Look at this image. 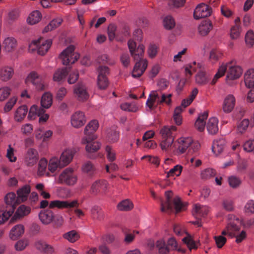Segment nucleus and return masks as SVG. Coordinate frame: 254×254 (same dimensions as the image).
Wrapping results in <instances>:
<instances>
[{
	"instance_id": "a18cd8bd",
	"label": "nucleus",
	"mask_w": 254,
	"mask_h": 254,
	"mask_svg": "<svg viewBox=\"0 0 254 254\" xmlns=\"http://www.w3.org/2000/svg\"><path fill=\"white\" fill-rule=\"evenodd\" d=\"M250 125V121L248 119H244L239 123L237 127L236 131L238 134H242L245 132Z\"/></svg>"
},
{
	"instance_id": "338daca9",
	"label": "nucleus",
	"mask_w": 254,
	"mask_h": 254,
	"mask_svg": "<svg viewBox=\"0 0 254 254\" xmlns=\"http://www.w3.org/2000/svg\"><path fill=\"white\" fill-rule=\"evenodd\" d=\"M16 101L17 98L15 97L11 98L4 107L3 110L4 112H8L10 111L16 103Z\"/></svg>"
},
{
	"instance_id": "a878e982",
	"label": "nucleus",
	"mask_w": 254,
	"mask_h": 254,
	"mask_svg": "<svg viewBox=\"0 0 254 254\" xmlns=\"http://www.w3.org/2000/svg\"><path fill=\"white\" fill-rule=\"evenodd\" d=\"M179 144L178 151L180 154L184 153L192 143V139L190 137L180 138L178 139Z\"/></svg>"
},
{
	"instance_id": "e2e57ef3",
	"label": "nucleus",
	"mask_w": 254,
	"mask_h": 254,
	"mask_svg": "<svg viewBox=\"0 0 254 254\" xmlns=\"http://www.w3.org/2000/svg\"><path fill=\"white\" fill-rule=\"evenodd\" d=\"M240 35V27L239 24H236L231 29L230 35L232 39H236L239 37Z\"/></svg>"
},
{
	"instance_id": "6e6552de",
	"label": "nucleus",
	"mask_w": 254,
	"mask_h": 254,
	"mask_svg": "<svg viewBox=\"0 0 254 254\" xmlns=\"http://www.w3.org/2000/svg\"><path fill=\"white\" fill-rule=\"evenodd\" d=\"M52 43L51 40H44L43 38H40L37 40L33 41L31 45L36 46L38 48L37 53L40 55H44L50 48Z\"/></svg>"
},
{
	"instance_id": "9d476101",
	"label": "nucleus",
	"mask_w": 254,
	"mask_h": 254,
	"mask_svg": "<svg viewBox=\"0 0 254 254\" xmlns=\"http://www.w3.org/2000/svg\"><path fill=\"white\" fill-rule=\"evenodd\" d=\"M71 124L75 128H79L84 125L86 122L83 112L77 111L71 117Z\"/></svg>"
},
{
	"instance_id": "4468645a",
	"label": "nucleus",
	"mask_w": 254,
	"mask_h": 254,
	"mask_svg": "<svg viewBox=\"0 0 254 254\" xmlns=\"http://www.w3.org/2000/svg\"><path fill=\"white\" fill-rule=\"evenodd\" d=\"M74 151L71 149H66L61 154L59 160L60 168L67 166L72 161Z\"/></svg>"
},
{
	"instance_id": "4d7b16f0",
	"label": "nucleus",
	"mask_w": 254,
	"mask_h": 254,
	"mask_svg": "<svg viewBox=\"0 0 254 254\" xmlns=\"http://www.w3.org/2000/svg\"><path fill=\"white\" fill-rule=\"evenodd\" d=\"M173 193L172 191L169 190L165 192V196L166 198V200L165 201V204L166 205L167 208L168 210L172 211L173 210V205L172 203L171 198L173 197Z\"/></svg>"
},
{
	"instance_id": "7ed1b4c3",
	"label": "nucleus",
	"mask_w": 254,
	"mask_h": 254,
	"mask_svg": "<svg viewBox=\"0 0 254 254\" xmlns=\"http://www.w3.org/2000/svg\"><path fill=\"white\" fill-rule=\"evenodd\" d=\"M74 50L75 47L71 45L61 53L59 57L62 60L63 64H73L79 58V55L77 53H74Z\"/></svg>"
},
{
	"instance_id": "680f3d73",
	"label": "nucleus",
	"mask_w": 254,
	"mask_h": 254,
	"mask_svg": "<svg viewBox=\"0 0 254 254\" xmlns=\"http://www.w3.org/2000/svg\"><path fill=\"white\" fill-rule=\"evenodd\" d=\"M173 201L176 213L180 212L184 206V204H183L180 197L178 196H176L173 199Z\"/></svg>"
},
{
	"instance_id": "69168bd1",
	"label": "nucleus",
	"mask_w": 254,
	"mask_h": 254,
	"mask_svg": "<svg viewBox=\"0 0 254 254\" xmlns=\"http://www.w3.org/2000/svg\"><path fill=\"white\" fill-rule=\"evenodd\" d=\"M67 92V90L65 87H62L60 88L57 92L56 99L59 101L63 100L66 96Z\"/></svg>"
},
{
	"instance_id": "c9c22d12",
	"label": "nucleus",
	"mask_w": 254,
	"mask_h": 254,
	"mask_svg": "<svg viewBox=\"0 0 254 254\" xmlns=\"http://www.w3.org/2000/svg\"><path fill=\"white\" fill-rule=\"evenodd\" d=\"M68 70L67 67L58 69L53 75V80L54 81L60 82L64 79L67 75Z\"/></svg>"
},
{
	"instance_id": "bf43d9fd",
	"label": "nucleus",
	"mask_w": 254,
	"mask_h": 254,
	"mask_svg": "<svg viewBox=\"0 0 254 254\" xmlns=\"http://www.w3.org/2000/svg\"><path fill=\"white\" fill-rule=\"evenodd\" d=\"M59 160L57 158H53L50 160L48 165V169L52 173H54L58 167H60Z\"/></svg>"
},
{
	"instance_id": "f03ea898",
	"label": "nucleus",
	"mask_w": 254,
	"mask_h": 254,
	"mask_svg": "<svg viewBox=\"0 0 254 254\" xmlns=\"http://www.w3.org/2000/svg\"><path fill=\"white\" fill-rule=\"evenodd\" d=\"M58 181L60 184L72 186L77 183V176L73 168L68 167L60 174Z\"/></svg>"
},
{
	"instance_id": "dca6fc26",
	"label": "nucleus",
	"mask_w": 254,
	"mask_h": 254,
	"mask_svg": "<svg viewBox=\"0 0 254 254\" xmlns=\"http://www.w3.org/2000/svg\"><path fill=\"white\" fill-rule=\"evenodd\" d=\"M147 67V62L146 60L138 61L135 64L132 71V76L133 77H139L144 73Z\"/></svg>"
},
{
	"instance_id": "5fc2aeb1",
	"label": "nucleus",
	"mask_w": 254,
	"mask_h": 254,
	"mask_svg": "<svg viewBox=\"0 0 254 254\" xmlns=\"http://www.w3.org/2000/svg\"><path fill=\"white\" fill-rule=\"evenodd\" d=\"M172 94L166 95L165 93L160 91V101H159V103H160V104H162L165 103L167 105H170L172 102Z\"/></svg>"
},
{
	"instance_id": "f704fd0d",
	"label": "nucleus",
	"mask_w": 254,
	"mask_h": 254,
	"mask_svg": "<svg viewBox=\"0 0 254 254\" xmlns=\"http://www.w3.org/2000/svg\"><path fill=\"white\" fill-rule=\"evenodd\" d=\"M53 103V97L50 92L45 93L42 96L41 100V105L42 107L45 109L49 108Z\"/></svg>"
},
{
	"instance_id": "393cba45",
	"label": "nucleus",
	"mask_w": 254,
	"mask_h": 254,
	"mask_svg": "<svg viewBox=\"0 0 254 254\" xmlns=\"http://www.w3.org/2000/svg\"><path fill=\"white\" fill-rule=\"evenodd\" d=\"M39 217L41 222L44 224H49L51 223L54 218L53 212L50 210H47L44 211H41L39 214Z\"/></svg>"
},
{
	"instance_id": "a19ab883",
	"label": "nucleus",
	"mask_w": 254,
	"mask_h": 254,
	"mask_svg": "<svg viewBox=\"0 0 254 254\" xmlns=\"http://www.w3.org/2000/svg\"><path fill=\"white\" fill-rule=\"evenodd\" d=\"M208 81V76L206 75L204 71H200L195 75V82L199 85L206 84Z\"/></svg>"
},
{
	"instance_id": "3c124183",
	"label": "nucleus",
	"mask_w": 254,
	"mask_h": 254,
	"mask_svg": "<svg viewBox=\"0 0 254 254\" xmlns=\"http://www.w3.org/2000/svg\"><path fill=\"white\" fill-rule=\"evenodd\" d=\"M183 170V167L181 165H177L174 167L173 168L170 170L169 172L167 173V178L170 177H173L176 175V176H179Z\"/></svg>"
},
{
	"instance_id": "f257e3e1",
	"label": "nucleus",
	"mask_w": 254,
	"mask_h": 254,
	"mask_svg": "<svg viewBox=\"0 0 254 254\" xmlns=\"http://www.w3.org/2000/svg\"><path fill=\"white\" fill-rule=\"evenodd\" d=\"M177 129V127L172 126L170 127L165 126L160 130V133L162 135V140L160 145L163 150H167L170 147L174 141L175 132Z\"/></svg>"
},
{
	"instance_id": "39448f33",
	"label": "nucleus",
	"mask_w": 254,
	"mask_h": 254,
	"mask_svg": "<svg viewBox=\"0 0 254 254\" xmlns=\"http://www.w3.org/2000/svg\"><path fill=\"white\" fill-rule=\"evenodd\" d=\"M212 12L211 7L204 3H201L195 7L193 12V17L195 19H199L209 16Z\"/></svg>"
},
{
	"instance_id": "a211bd4d",
	"label": "nucleus",
	"mask_w": 254,
	"mask_h": 254,
	"mask_svg": "<svg viewBox=\"0 0 254 254\" xmlns=\"http://www.w3.org/2000/svg\"><path fill=\"white\" fill-rule=\"evenodd\" d=\"M235 105V98L233 95L229 94L224 99L222 105L223 111L226 113L231 112Z\"/></svg>"
},
{
	"instance_id": "de8ad7c7",
	"label": "nucleus",
	"mask_w": 254,
	"mask_h": 254,
	"mask_svg": "<svg viewBox=\"0 0 254 254\" xmlns=\"http://www.w3.org/2000/svg\"><path fill=\"white\" fill-rule=\"evenodd\" d=\"M13 69L10 67H6L1 70V76L2 80L7 81L10 79L13 74Z\"/></svg>"
},
{
	"instance_id": "37998d69",
	"label": "nucleus",
	"mask_w": 254,
	"mask_h": 254,
	"mask_svg": "<svg viewBox=\"0 0 254 254\" xmlns=\"http://www.w3.org/2000/svg\"><path fill=\"white\" fill-rule=\"evenodd\" d=\"M82 170L84 173L93 176L96 171V168L91 162L87 161L82 165Z\"/></svg>"
},
{
	"instance_id": "7c9ffc66",
	"label": "nucleus",
	"mask_w": 254,
	"mask_h": 254,
	"mask_svg": "<svg viewBox=\"0 0 254 254\" xmlns=\"http://www.w3.org/2000/svg\"><path fill=\"white\" fill-rule=\"evenodd\" d=\"M225 144V141L223 139L216 140L213 142L212 149L216 155H218L223 152Z\"/></svg>"
},
{
	"instance_id": "2eb2a0df",
	"label": "nucleus",
	"mask_w": 254,
	"mask_h": 254,
	"mask_svg": "<svg viewBox=\"0 0 254 254\" xmlns=\"http://www.w3.org/2000/svg\"><path fill=\"white\" fill-rule=\"evenodd\" d=\"M73 93L80 101H84L87 100L89 97L84 85L80 83H78L74 86Z\"/></svg>"
},
{
	"instance_id": "603ef678",
	"label": "nucleus",
	"mask_w": 254,
	"mask_h": 254,
	"mask_svg": "<svg viewBox=\"0 0 254 254\" xmlns=\"http://www.w3.org/2000/svg\"><path fill=\"white\" fill-rule=\"evenodd\" d=\"M163 24L166 29H172L175 26V22L173 18L170 16H167L163 20Z\"/></svg>"
},
{
	"instance_id": "412c9836",
	"label": "nucleus",
	"mask_w": 254,
	"mask_h": 254,
	"mask_svg": "<svg viewBox=\"0 0 254 254\" xmlns=\"http://www.w3.org/2000/svg\"><path fill=\"white\" fill-rule=\"evenodd\" d=\"M213 28V24L210 20L202 21L198 27L199 34L202 36H206Z\"/></svg>"
},
{
	"instance_id": "bb28decb",
	"label": "nucleus",
	"mask_w": 254,
	"mask_h": 254,
	"mask_svg": "<svg viewBox=\"0 0 254 254\" xmlns=\"http://www.w3.org/2000/svg\"><path fill=\"white\" fill-rule=\"evenodd\" d=\"M24 228L21 224L14 226L9 233V237L12 240H16L18 237L24 234Z\"/></svg>"
},
{
	"instance_id": "8fccbe9b",
	"label": "nucleus",
	"mask_w": 254,
	"mask_h": 254,
	"mask_svg": "<svg viewBox=\"0 0 254 254\" xmlns=\"http://www.w3.org/2000/svg\"><path fill=\"white\" fill-rule=\"evenodd\" d=\"M216 175L215 171L211 168H207L201 173V178L203 180H208Z\"/></svg>"
},
{
	"instance_id": "0eeeda50",
	"label": "nucleus",
	"mask_w": 254,
	"mask_h": 254,
	"mask_svg": "<svg viewBox=\"0 0 254 254\" xmlns=\"http://www.w3.org/2000/svg\"><path fill=\"white\" fill-rule=\"evenodd\" d=\"M233 61L227 64L226 67H228V70L226 78V80L227 83L229 80H235L239 78L242 74V68L238 65H231Z\"/></svg>"
},
{
	"instance_id": "0e129e2a",
	"label": "nucleus",
	"mask_w": 254,
	"mask_h": 254,
	"mask_svg": "<svg viewBox=\"0 0 254 254\" xmlns=\"http://www.w3.org/2000/svg\"><path fill=\"white\" fill-rule=\"evenodd\" d=\"M214 239L217 247L219 249L222 248L227 241L226 238L223 236H214Z\"/></svg>"
},
{
	"instance_id": "c85d7f7f",
	"label": "nucleus",
	"mask_w": 254,
	"mask_h": 254,
	"mask_svg": "<svg viewBox=\"0 0 254 254\" xmlns=\"http://www.w3.org/2000/svg\"><path fill=\"white\" fill-rule=\"evenodd\" d=\"M218 120L214 117L211 118L209 119L207 124L206 128L211 134H215L218 131Z\"/></svg>"
},
{
	"instance_id": "864d4df0",
	"label": "nucleus",
	"mask_w": 254,
	"mask_h": 254,
	"mask_svg": "<svg viewBox=\"0 0 254 254\" xmlns=\"http://www.w3.org/2000/svg\"><path fill=\"white\" fill-rule=\"evenodd\" d=\"M226 70V65H222L221 66H220L217 72L215 74L214 77H213V79L211 82V84L212 85L215 84L218 79L225 74Z\"/></svg>"
},
{
	"instance_id": "aec40b11",
	"label": "nucleus",
	"mask_w": 254,
	"mask_h": 254,
	"mask_svg": "<svg viewBox=\"0 0 254 254\" xmlns=\"http://www.w3.org/2000/svg\"><path fill=\"white\" fill-rule=\"evenodd\" d=\"M30 192V187L29 185H25L17 190V197L16 200L17 204H20L26 200Z\"/></svg>"
},
{
	"instance_id": "1a4fd4ad",
	"label": "nucleus",
	"mask_w": 254,
	"mask_h": 254,
	"mask_svg": "<svg viewBox=\"0 0 254 254\" xmlns=\"http://www.w3.org/2000/svg\"><path fill=\"white\" fill-rule=\"evenodd\" d=\"M79 206L78 201L77 200H74L72 201L54 200L50 202L49 207L53 208L58 207V208H69L73 207H78Z\"/></svg>"
},
{
	"instance_id": "49530a36",
	"label": "nucleus",
	"mask_w": 254,
	"mask_h": 254,
	"mask_svg": "<svg viewBox=\"0 0 254 254\" xmlns=\"http://www.w3.org/2000/svg\"><path fill=\"white\" fill-rule=\"evenodd\" d=\"M107 137L110 142H116L119 138V133L115 129H109L107 131Z\"/></svg>"
},
{
	"instance_id": "79ce46f5",
	"label": "nucleus",
	"mask_w": 254,
	"mask_h": 254,
	"mask_svg": "<svg viewBox=\"0 0 254 254\" xmlns=\"http://www.w3.org/2000/svg\"><path fill=\"white\" fill-rule=\"evenodd\" d=\"M42 18L41 13L38 10L33 11L29 15L27 21L31 25H33L39 22Z\"/></svg>"
},
{
	"instance_id": "4be33fe9",
	"label": "nucleus",
	"mask_w": 254,
	"mask_h": 254,
	"mask_svg": "<svg viewBox=\"0 0 254 254\" xmlns=\"http://www.w3.org/2000/svg\"><path fill=\"white\" fill-rule=\"evenodd\" d=\"M229 223L226 227L228 232H231L233 231H238L240 230L238 224L240 223L239 218H236L234 215L231 214L228 215Z\"/></svg>"
},
{
	"instance_id": "c756f323",
	"label": "nucleus",
	"mask_w": 254,
	"mask_h": 254,
	"mask_svg": "<svg viewBox=\"0 0 254 254\" xmlns=\"http://www.w3.org/2000/svg\"><path fill=\"white\" fill-rule=\"evenodd\" d=\"M17 45L16 40L13 37H7L3 42V47L7 52H11L15 49Z\"/></svg>"
},
{
	"instance_id": "4c0bfd02",
	"label": "nucleus",
	"mask_w": 254,
	"mask_h": 254,
	"mask_svg": "<svg viewBox=\"0 0 254 254\" xmlns=\"http://www.w3.org/2000/svg\"><path fill=\"white\" fill-rule=\"evenodd\" d=\"M133 208V203L128 199L121 201L117 205V208L120 211H128Z\"/></svg>"
},
{
	"instance_id": "c03bdc74",
	"label": "nucleus",
	"mask_w": 254,
	"mask_h": 254,
	"mask_svg": "<svg viewBox=\"0 0 254 254\" xmlns=\"http://www.w3.org/2000/svg\"><path fill=\"white\" fill-rule=\"evenodd\" d=\"M144 53V46L141 44L138 45L136 49L132 52L131 56L133 58L134 60L141 61L143 57Z\"/></svg>"
},
{
	"instance_id": "ea45409f",
	"label": "nucleus",
	"mask_w": 254,
	"mask_h": 254,
	"mask_svg": "<svg viewBox=\"0 0 254 254\" xmlns=\"http://www.w3.org/2000/svg\"><path fill=\"white\" fill-rule=\"evenodd\" d=\"M63 20L61 18H56L52 20L48 25L43 29V32H48L59 27L62 23Z\"/></svg>"
},
{
	"instance_id": "9b49d317",
	"label": "nucleus",
	"mask_w": 254,
	"mask_h": 254,
	"mask_svg": "<svg viewBox=\"0 0 254 254\" xmlns=\"http://www.w3.org/2000/svg\"><path fill=\"white\" fill-rule=\"evenodd\" d=\"M4 200L7 205V208H8V209L6 210L8 216H10L13 213L16 206L18 204L16 202L15 194L13 192L7 193L4 197Z\"/></svg>"
},
{
	"instance_id": "ddd939ff",
	"label": "nucleus",
	"mask_w": 254,
	"mask_h": 254,
	"mask_svg": "<svg viewBox=\"0 0 254 254\" xmlns=\"http://www.w3.org/2000/svg\"><path fill=\"white\" fill-rule=\"evenodd\" d=\"M108 190V184L104 180H98L94 182L90 189V192L92 194L96 195L100 191L105 193Z\"/></svg>"
},
{
	"instance_id": "58836bf2",
	"label": "nucleus",
	"mask_w": 254,
	"mask_h": 254,
	"mask_svg": "<svg viewBox=\"0 0 254 254\" xmlns=\"http://www.w3.org/2000/svg\"><path fill=\"white\" fill-rule=\"evenodd\" d=\"M63 238L68 242L73 243L80 238V235L75 230H71L64 234Z\"/></svg>"
},
{
	"instance_id": "b1692460",
	"label": "nucleus",
	"mask_w": 254,
	"mask_h": 254,
	"mask_svg": "<svg viewBox=\"0 0 254 254\" xmlns=\"http://www.w3.org/2000/svg\"><path fill=\"white\" fill-rule=\"evenodd\" d=\"M31 212V208L25 205H20L16 210L15 213L11 218V221L21 218L28 215Z\"/></svg>"
},
{
	"instance_id": "72a5a7b5",
	"label": "nucleus",
	"mask_w": 254,
	"mask_h": 254,
	"mask_svg": "<svg viewBox=\"0 0 254 254\" xmlns=\"http://www.w3.org/2000/svg\"><path fill=\"white\" fill-rule=\"evenodd\" d=\"M244 81L247 87L251 88L254 86V69H250L245 73Z\"/></svg>"
},
{
	"instance_id": "13d9d810",
	"label": "nucleus",
	"mask_w": 254,
	"mask_h": 254,
	"mask_svg": "<svg viewBox=\"0 0 254 254\" xmlns=\"http://www.w3.org/2000/svg\"><path fill=\"white\" fill-rule=\"evenodd\" d=\"M245 41L247 45L252 47L254 44V33L252 30L247 32L245 36Z\"/></svg>"
},
{
	"instance_id": "423d86ee",
	"label": "nucleus",
	"mask_w": 254,
	"mask_h": 254,
	"mask_svg": "<svg viewBox=\"0 0 254 254\" xmlns=\"http://www.w3.org/2000/svg\"><path fill=\"white\" fill-rule=\"evenodd\" d=\"M27 79L35 86L38 91H43L47 87V84L41 79L40 75L35 71H32L29 74Z\"/></svg>"
},
{
	"instance_id": "2f4dec72",
	"label": "nucleus",
	"mask_w": 254,
	"mask_h": 254,
	"mask_svg": "<svg viewBox=\"0 0 254 254\" xmlns=\"http://www.w3.org/2000/svg\"><path fill=\"white\" fill-rule=\"evenodd\" d=\"M155 246L159 254H168L170 253V249L163 239L157 240L155 243Z\"/></svg>"
},
{
	"instance_id": "052dcab7",
	"label": "nucleus",
	"mask_w": 254,
	"mask_h": 254,
	"mask_svg": "<svg viewBox=\"0 0 254 254\" xmlns=\"http://www.w3.org/2000/svg\"><path fill=\"white\" fill-rule=\"evenodd\" d=\"M116 29L117 26L115 24L111 23L109 25L108 27V34L110 41H113L115 38Z\"/></svg>"
},
{
	"instance_id": "473e14b6",
	"label": "nucleus",
	"mask_w": 254,
	"mask_h": 254,
	"mask_svg": "<svg viewBox=\"0 0 254 254\" xmlns=\"http://www.w3.org/2000/svg\"><path fill=\"white\" fill-rule=\"evenodd\" d=\"M208 211L205 207L201 206L199 204H195L192 209V214L196 218H197L198 217H202L207 215Z\"/></svg>"
},
{
	"instance_id": "774afa93",
	"label": "nucleus",
	"mask_w": 254,
	"mask_h": 254,
	"mask_svg": "<svg viewBox=\"0 0 254 254\" xmlns=\"http://www.w3.org/2000/svg\"><path fill=\"white\" fill-rule=\"evenodd\" d=\"M244 149L247 152H253L254 153V139L249 140L243 144Z\"/></svg>"
},
{
	"instance_id": "f8f14e48",
	"label": "nucleus",
	"mask_w": 254,
	"mask_h": 254,
	"mask_svg": "<svg viewBox=\"0 0 254 254\" xmlns=\"http://www.w3.org/2000/svg\"><path fill=\"white\" fill-rule=\"evenodd\" d=\"M35 247L40 252L44 254H54L55 253V249L54 246L42 240L36 242Z\"/></svg>"
},
{
	"instance_id": "6ab92c4d",
	"label": "nucleus",
	"mask_w": 254,
	"mask_h": 254,
	"mask_svg": "<svg viewBox=\"0 0 254 254\" xmlns=\"http://www.w3.org/2000/svg\"><path fill=\"white\" fill-rule=\"evenodd\" d=\"M89 141L86 143L87 145L85 147V150L87 152V156L90 159H94L96 156L93 154V153L98 151L101 147V143L98 141L91 142Z\"/></svg>"
},
{
	"instance_id": "5701e85b",
	"label": "nucleus",
	"mask_w": 254,
	"mask_h": 254,
	"mask_svg": "<svg viewBox=\"0 0 254 254\" xmlns=\"http://www.w3.org/2000/svg\"><path fill=\"white\" fill-rule=\"evenodd\" d=\"M159 101H160V91H152L146 101V105L150 110H152L155 103L157 105H160Z\"/></svg>"
},
{
	"instance_id": "cd10ccee",
	"label": "nucleus",
	"mask_w": 254,
	"mask_h": 254,
	"mask_svg": "<svg viewBox=\"0 0 254 254\" xmlns=\"http://www.w3.org/2000/svg\"><path fill=\"white\" fill-rule=\"evenodd\" d=\"M207 112H204L202 114H200L198 117L195 123L194 126L196 129L199 131H203L206 124L205 120L207 119Z\"/></svg>"
},
{
	"instance_id": "e433bc0d",
	"label": "nucleus",
	"mask_w": 254,
	"mask_h": 254,
	"mask_svg": "<svg viewBox=\"0 0 254 254\" xmlns=\"http://www.w3.org/2000/svg\"><path fill=\"white\" fill-rule=\"evenodd\" d=\"M28 108L26 105L20 106L16 111L14 119L16 122H21L26 116Z\"/></svg>"
},
{
	"instance_id": "20e7f679",
	"label": "nucleus",
	"mask_w": 254,
	"mask_h": 254,
	"mask_svg": "<svg viewBox=\"0 0 254 254\" xmlns=\"http://www.w3.org/2000/svg\"><path fill=\"white\" fill-rule=\"evenodd\" d=\"M99 127L98 122L97 120L90 121L85 127L84 130L85 136L81 139V143L85 144L89 141H92L97 138L94 134Z\"/></svg>"
},
{
	"instance_id": "6e6d98bb",
	"label": "nucleus",
	"mask_w": 254,
	"mask_h": 254,
	"mask_svg": "<svg viewBox=\"0 0 254 254\" xmlns=\"http://www.w3.org/2000/svg\"><path fill=\"white\" fill-rule=\"evenodd\" d=\"M11 89L7 87L0 88V101H4L10 94Z\"/></svg>"
},
{
	"instance_id": "09e8293b",
	"label": "nucleus",
	"mask_w": 254,
	"mask_h": 254,
	"mask_svg": "<svg viewBox=\"0 0 254 254\" xmlns=\"http://www.w3.org/2000/svg\"><path fill=\"white\" fill-rule=\"evenodd\" d=\"M97 84L99 89L104 90L107 88L109 85V81L107 77L101 74L98 76Z\"/></svg>"
},
{
	"instance_id": "f3484780",
	"label": "nucleus",
	"mask_w": 254,
	"mask_h": 254,
	"mask_svg": "<svg viewBox=\"0 0 254 254\" xmlns=\"http://www.w3.org/2000/svg\"><path fill=\"white\" fill-rule=\"evenodd\" d=\"M39 159L37 151L33 148L29 149L25 158V163L28 166L34 165Z\"/></svg>"
}]
</instances>
